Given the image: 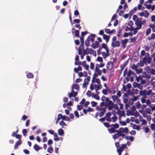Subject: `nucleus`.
I'll return each mask as SVG.
<instances>
[{
  "mask_svg": "<svg viewBox=\"0 0 155 155\" xmlns=\"http://www.w3.org/2000/svg\"><path fill=\"white\" fill-rule=\"evenodd\" d=\"M101 100L102 101H105V106L107 107L109 110H111L113 108L114 103L110 100L108 97L103 95L101 97Z\"/></svg>",
  "mask_w": 155,
  "mask_h": 155,
  "instance_id": "f257e3e1",
  "label": "nucleus"
},
{
  "mask_svg": "<svg viewBox=\"0 0 155 155\" xmlns=\"http://www.w3.org/2000/svg\"><path fill=\"white\" fill-rule=\"evenodd\" d=\"M122 146L119 148L117 149V151L118 153V155H121L122 151L124 150V149L127 148L126 144H121ZM127 153L126 151V153L124 155H127Z\"/></svg>",
  "mask_w": 155,
  "mask_h": 155,
  "instance_id": "f03ea898",
  "label": "nucleus"
},
{
  "mask_svg": "<svg viewBox=\"0 0 155 155\" xmlns=\"http://www.w3.org/2000/svg\"><path fill=\"white\" fill-rule=\"evenodd\" d=\"M142 18H139L138 19H137L135 22V24L137 27H139L140 28H141L142 25Z\"/></svg>",
  "mask_w": 155,
  "mask_h": 155,
  "instance_id": "7ed1b4c3",
  "label": "nucleus"
},
{
  "mask_svg": "<svg viewBox=\"0 0 155 155\" xmlns=\"http://www.w3.org/2000/svg\"><path fill=\"white\" fill-rule=\"evenodd\" d=\"M113 67L114 64L112 62L109 61L107 62L106 64V67L109 70H111L113 68Z\"/></svg>",
  "mask_w": 155,
  "mask_h": 155,
  "instance_id": "20e7f679",
  "label": "nucleus"
},
{
  "mask_svg": "<svg viewBox=\"0 0 155 155\" xmlns=\"http://www.w3.org/2000/svg\"><path fill=\"white\" fill-rule=\"evenodd\" d=\"M120 42L119 41H116L115 42H112L111 45L113 48L118 47L120 46Z\"/></svg>",
  "mask_w": 155,
  "mask_h": 155,
  "instance_id": "39448f33",
  "label": "nucleus"
},
{
  "mask_svg": "<svg viewBox=\"0 0 155 155\" xmlns=\"http://www.w3.org/2000/svg\"><path fill=\"white\" fill-rule=\"evenodd\" d=\"M128 41V39H121L120 41L121 43L122 44V47L123 48H125L126 47V45Z\"/></svg>",
  "mask_w": 155,
  "mask_h": 155,
  "instance_id": "423d86ee",
  "label": "nucleus"
},
{
  "mask_svg": "<svg viewBox=\"0 0 155 155\" xmlns=\"http://www.w3.org/2000/svg\"><path fill=\"white\" fill-rule=\"evenodd\" d=\"M128 62V60L125 61L123 63V64L121 65L120 66V67L121 68V69H120V74H121L122 73L124 68L127 65Z\"/></svg>",
  "mask_w": 155,
  "mask_h": 155,
  "instance_id": "0eeeda50",
  "label": "nucleus"
},
{
  "mask_svg": "<svg viewBox=\"0 0 155 155\" xmlns=\"http://www.w3.org/2000/svg\"><path fill=\"white\" fill-rule=\"evenodd\" d=\"M72 32V34H73L74 31H75V35H74L77 37H79V31L78 30H75L74 28H72L71 29Z\"/></svg>",
  "mask_w": 155,
  "mask_h": 155,
  "instance_id": "6e6552de",
  "label": "nucleus"
},
{
  "mask_svg": "<svg viewBox=\"0 0 155 155\" xmlns=\"http://www.w3.org/2000/svg\"><path fill=\"white\" fill-rule=\"evenodd\" d=\"M95 35L94 34H91L89 35L87 38L89 40H90L91 42H94V38H95Z\"/></svg>",
  "mask_w": 155,
  "mask_h": 155,
  "instance_id": "1a4fd4ad",
  "label": "nucleus"
},
{
  "mask_svg": "<svg viewBox=\"0 0 155 155\" xmlns=\"http://www.w3.org/2000/svg\"><path fill=\"white\" fill-rule=\"evenodd\" d=\"M99 42L96 41L94 43H93L91 46L94 49H95L98 48L99 46Z\"/></svg>",
  "mask_w": 155,
  "mask_h": 155,
  "instance_id": "9d476101",
  "label": "nucleus"
},
{
  "mask_svg": "<svg viewBox=\"0 0 155 155\" xmlns=\"http://www.w3.org/2000/svg\"><path fill=\"white\" fill-rule=\"evenodd\" d=\"M110 37L109 35H107L106 34L104 35L103 36V39L106 41V43H107L109 41Z\"/></svg>",
  "mask_w": 155,
  "mask_h": 155,
  "instance_id": "9b49d317",
  "label": "nucleus"
},
{
  "mask_svg": "<svg viewBox=\"0 0 155 155\" xmlns=\"http://www.w3.org/2000/svg\"><path fill=\"white\" fill-rule=\"evenodd\" d=\"M140 94L142 95L143 97H146L147 96L146 93V90H144L143 91H140Z\"/></svg>",
  "mask_w": 155,
  "mask_h": 155,
  "instance_id": "f8f14e48",
  "label": "nucleus"
},
{
  "mask_svg": "<svg viewBox=\"0 0 155 155\" xmlns=\"http://www.w3.org/2000/svg\"><path fill=\"white\" fill-rule=\"evenodd\" d=\"M139 15L140 16H143L145 18H147L149 15V13H144V12H141L139 13Z\"/></svg>",
  "mask_w": 155,
  "mask_h": 155,
  "instance_id": "ddd939ff",
  "label": "nucleus"
},
{
  "mask_svg": "<svg viewBox=\"0 0 155 155\" xmlns=\"http://www.w3.org/2000/svg\"><path fill=\"white\" fill-rule=\"evenodd\" d=\"M80 87L78 84H73L72 85V89H75L78 91Z\"/></svg>",
  "mask_w": 155,
  "mask_h": 155,
  "instance_id": "4468645a",
  "label": "nucleus"
},
{
  "mask_svg": "<svg viewBox=\"0 0 155 155\" xmlns=\"http://www.w3.org/2000/svg\"><path fill=\"white\" fill-rule=\"evenodd\" d=\"M139 63H137V65L134 64L132 65L131 68L132 69L135 71L137 68L139 67Z\"/></svg>",
  "mask_w": 155,
  "mask_h": 155,
  "instance_id": "2eb2a0df",
  "label": "nucleus"
},
{
  "mask_svg": "<svg viewBox=\"0 0 155 155\" xmlns=\"http://www.w3.org/2000/svg\"><path fill=\"white\" fill-rule=\"evenodd\" d=\"M21 140H18V141L16 142L14 145L15 149H17L18 148V146L21 144Z\"/></svg>",
  "mask_w": 155,
  "mask_h": 155,
  "instance_id": "dca6fc26",
  "label": "nucleus"
},
{
  "mask_svg": "<svg viewBox=\"0 0 155 155\" xmlns=\"http://www.w3.org/2000/svg\"><path fill=\"white\" fill-rule=\"evenodd\" d=\"M34 148L37 151H38L40 149H42V147H40L38 145L35 144L34 146Z\"/></svg>",
  "mask_w": 155,
  "mask_h": 155,
  "instance_id": "f3484780",
  "label": "nucleus"
},
{
  "mask_svg": "<svg viewBox=\"0 0 155 155\" xmlns=\"http://www.w3.org/2000/svg\"><path fill=\"white\" fill-rule=\"evenodd\" d=\"M122 138H121V137H120L119 139V141L118 142H116L115 143V146L117 148H119L120 147L119 146V143L120 141V140H122ZM122 146V145H121V147Z\"/></svg>",
  "mask_w": 155,
  "mask_h": 155,
  "instance_id": "a211bd4d",
  "label": "nucleus"
},
{
  "mask_svg": "<svg viewBox=\"0 0 155 155\" xmlns=\"http://www.w3.org/2000/svg\"><path fill=\"white\" fill-rule=\"evenodd\" d=\"M146 57H147V63H150L151 62V58L149 57V54L148 53H147L146 54Z\"/></svg>",
  "mask_w": 155,
  "mask_h": 155,
  "instance_id": "6ab92c4d",
  "label": "nucleus"
},
{
  "mask_svg": "<svg viewBox=\"0 0 155 155\" xmlns=\"http://www.w3.org/2000/svg\"><path fill=\"white\" fill-rule=\"evenodd\" d=\"M58 134L61 136H63L64 134V130L62 128H60L58 130Z\"/></svg>",
  "mask_w": 155,
  "mask_h": 155,
  "instance_id": "aec40b11",
  "label": "nucleus"
},
{
  "mask_svg": "<svg viewBox=\"0 0 155 155\" xmlns=\"http://www.w3.org/2000/svg\"><path fill=\"white\" fill-rule=\"evenodd\" d=\"M82 70V68L80 66H79L77 68H75L74 69V72H75L76 73H78V71H81Z\"/></svg>",
  "mask_w": 155,
  "mask_h": 155,
  "instance_id": "412c9836",
  "label": "nucleus"
},
{
  "mask_svg": "<svg viewBox=\"0 0 155 155\" xmlns=\"http://www.w3.org/2000/svg\"><path fill=\"white\" fill-rule=\"evenodd\" d=\"M99 85L101 86V87H100V86L97 85L95 84L94 85V88L96 91H97L101 89L102 87V85L101 84H100Z\"/></svg>",
  "mask_w": 155,
  "mask_h": 155,
  "instance_id": "4be33fe9",
  "label": "nucleus"
},
{
  "mask_svg": "<svg viewBox=\"0 0 155 155\" xmlns=\"http://www.w3.org/2000/svg\"><path fill=\"white\" fill-rule=\"evenodd\" d=\"M108 130L110 133H114L116 132V130L114 128L108 129Z\"/></svg>",
  "mask_w": 155,
  "mask_h": 155,
  "instance_id": "5701e85b",
  "label": "nucleus"
},
{
  "mask_svg": "<svg viewBox=\"0 0 155 155\" xmlns=\"http://www.w3.org/2000/svg\"><path fill=\"white\" fill-rule=\"evenodd\" d=\"M58 116H59L61 119L63 120H66L67 116H63L61 114H58Z\"/></svg>",
  "mask_w": 155,
  "mask_h": 155,
  "instance_id": "b1692460",
  "label": "nucleus"
},
{
  "mask_svg": "<svg viewBox=\"0 0 155 155\" xmlns=\"http://www.w3.org/2000/svg\"><path fill=\"white\" fill-rule=\"evenodd\" d=\"M155 38V35L154 33H152L150 37H148V39L150 41L152 39H154Z\"/></svg>",
  "mask_w": 155,
  "mask_h": 155,
  "instance_id": "393cba45",
  "label": "nucleus"
},
{
  "mask_svg": "<svg viewBox=\"0 0 155 155\" xmlns=\"http://www.w3.org/2000/svg\"><path fill=\"white\" fill-rule=\"evenodd\" d=\"M92 97L94 98L95 99L99 100L100 99V97L98 95L95 94L94 93H93L92 95Z\"/></svg>",
  "mask_w": 155,
  "mask_h": 155,
  "instance_id": "a878e982",
  "label": "nucleus"
},
{
  "mask_svg": "<svg viewBox=\"0 0 155 155\" xmlns=\"http://www.w3.org/2000/svg\"><path fill=\"white\" fill-rule=\"evenodd\" d=\"M111 127L112 126L115 129H117L119 128V124L117 123H116L115 124H111L110 125Z\"/></svg>",
  "mask_w": 155,
  "mask_h": 155,
  "instance_id": "bb28decb",
  "label": "nucleus"
},
{
  "mask_svg": "<svg viewBox=\"0 0 155 155\" xmlns=\"http://www.w3.org/2000/svg\"><path fill=\"white\" fill-rule=\"evenodd\" d=\"M151 98L152 101H155V93H152L151 94Z\"/></svg>",
  "mask_w": 155,
  "mask_h": 155,
  "instance_id": "cd10ccee",
  "label": "nucleus"
},
{
  "mask_svg": "<svg viewBox=\"0 0 155 155\" xmlns=\"http://www.w3.org/2000/svg\"><path fill=\"white\" fill-rule=\"evenodd\" d=\"M120 137V135L116 133L112 136L114 140H115L116 139L119 138Z\"/></svg>",
  "mask_w": 155,
  "mask_h": 155,
  "instance_id": "c85d7f7f",
  "label": "nucleus"
},
{
  "mask_svg": "<svg viewBox=\"0 0 155 155\" xmlns=\"http://www.w3.org/2000/svg\"><path fill=\"white\" fill-rule=\"evenodd\" d=\"M133 128L134 129L139 130L140 129V125H137L136 124H134L133 126Z\"/></svg>",
  "mask_w": 155,
  "mask_h": 155,
  "instance_id": "c756f323",
  "label": "nucleus"
},
{
  "mask_svg": "<svg viewBox=\"0 0 155 155\" xmlns=\"http://www.w3.org/2000/svg\"><path fill=\"white\" fill-rule=\"evenodd\" d=\"M53 151V149L51 146L50 147H48L47 149V152L50 153H52Z\"/></svg>",
  "mask_w": 155,
  "mask_h": 155,
  "instance_id": "7c9ffc66",
  "label": "nucleus"
},
{
  "mask_svg": "<svg viewBox=\"0 0 155 155\" xmlns=\"http://www.w3.org/2000/svg\"><path fill=\"white\" fill-rule=\"evenodd\" d=\"M143 77L146 78L147 79H149L150 78V76L149 74H147L145 72L143 74Z\"/></svg>",
  "mask_w": 155,
  "mask_h": 155,
  "instance_id": "2f4dec72",
  "label": "nucleus"
},
{
  "mask_svg": "<svg viewBox=\"0 0 155 155\" xmlns=\"http://www.w3.org/2000/svg\"><path fill=\"white\" fill-rule=\"evenodd\" d=\"M138 96H134L133 98H132L130 99V100L132 101V104H133V102L134 101H136L138 99Z\"/></svg>",
  "mask_w": 155,
  "mask_h": 155,
  "instance_id": "473e14b6",
  "label": "nucleus"
},
{
  "mask_svg": "<svg viewBox=\"0 0 155 155\" xmlns=\"http://www.w3.org/2000/svg\"><path fill=\"white\" fill-rule=\"evenodd\" d=\"M141 28H140L139 27H137L135 28H134V30H133L134 34V35H135L137 33L138 30H139Z\"/></svg>",
  "mask_w": 155,
  "mask_h": 155,
  "instance_id": "72a5a7b5",
  "label": "nucleus"
},
{
  "mask_svg": "<svg viewBox=\"0 0 155 155\" xmlns=\"http://www.w3.org/2000/svg\"><path fill=\"white\" fill-rule=\"evenodd\" d=\"M27 77L28 78H32L34 77L33 74L31 73H29L27 74Z\"/></svg>",
  "mask_w": 155,
  "mask_h": 155,
  "instance_id": "f704fd0d",
  "label": "nucleus"
},
{
  "mask_svg": "<svg viewBox=\"0 0 155 155\" xmlns=\"http://www.w3.org/2000/svg\"><path fill=\"white\" fill-rule=\"evenodd\" d=\"M151 29L150 28H148L146 31L145 34L146 36H148L151 32Z\"/></svg>",
  "mask_w": 155,
  "mask_h": 155,
  "instance_id": "c9c22d12",
  "label": "nucleus"
},
{
  "mask_svg": "<svg viewBox=\"0 0 155 155\" xmlns=\"http://www.w3.org/2000/svg\"><path fill=\"white\" fill-rule=\"evenodd\" d=\"M101 47L102 48L105 49V50L108 49L106 44L104 43L102 44Z\"/></svg>",
  "mask_w": 155,
  "mask_h": 155,
  "instance_id": "e433bc0d",
  "label": "nucleus"
},
{
  "mask_svg": "<svg viewBox=\"0 0 155 155\" xmlns=\"http://www.w3.org/2000/svg\"><path fill=\"white\" fill-rule=\"evenodd\" d=\"M85 45L88 47L90 45V42L89 40L87 38L86 40L85 41Z\"/></svg>",
  "mask_w": 155,
  "mask_h": 155,
  "instance_id": "4c0bfd02",
  "label": "nucleus"
},
{
  "mask_svg": "<svg viewBox=\"0 0 155 155\" xmlns=\"http://www.w3.org/2000/svg\"><path fill=\"white\" fill-rule=\"evenodd\" d=\"M59 124L60 125L62 126L61 127L62 128H64V126H67L66 124L63 121H60Z\"/></svg>",
  "mask_w": 155,
  "mask_h": 155,
  "instance_id": "58836bf2",
  "label": "nucleus"
},
{
  "mask_svg": "<svg viewBox=\"0 0 155 155\" xmlns=\"http://www.w3.org/2000/svg\"><path fill=\"white\" fill-rule=\"evenodd\" d=\"M112 98L114 102H115V101L118 99L117 97L115 95L112 96Z\"/></svg>",
  "mask_w": 155,
  "mask_h": 155,
  "instance_id": "ea45409f",
  "label": "nucleus"
},
{
  "mask_svg": "<svg viewBox=\"0 0 155 155\" xmlns=\"http://www.w3.org/2000/svg\"><path fill=\"white\" fill-rule=\"evenodd\" d=\"M132 73V71L130 70H129L127 72V77H130Z\"/></svg>",
  "mask_w": 155,
  "mask_h": 155,
  "instance_id": "a19ab883",
  "label": "nucleus"
},
{
  "mask_svg": "<svg viewBox=\"0 0 155 155\" xmlns=\"http://www.w3.org/2000/svg\"><path fill=\"white\" fill-rule=\"evenodd\" d=\"M22 133L23 134V135L24 136H26L27 135V130L26 129H23L22 130Z\"/></svg>",
  "mask_w": 155,
  "mask_h": 155,
  "instance_id": "79ce46f5",
  "label": "nucleus"
},
{
  "mask_svg": "<svg viewBox=\"0 0 155 155\" xmlns=\"http://www.w3.org/2000/svg\"><path fill=\"white\" fill-rule=\"evenodd\" d=\"M139 18H138L137 16L136 15H134L133 17V20L135 22L136 20H137V19H138Z\"/></svg>",
  "mask_w": 155,
  "mask_h": 155,
  "instance_id": "37998d69",
  "label": "nucleus"
},
{
  "mask_svg": "<svg viewBox=\"0 0 155 155\" xmlns=\"http://www.w3.org/2000/svg\"><path fill=\"white\" fill-rule=\"evenodd\" d=\"M136 73L137 74L141 73L142 71V69L141 68L138 69L137 68L135 70Z\"/></svg>",
  "mask_w": 155,
  "mask_h": 155,
  "instance_id": "c03bdc74",
  "label": "nucleus"
},
{
  "mask_svg": "<svg viewBox=\"0 0 155 155\" xmlns=\"http://www.w3.org/2000/svg\"><path fill=\"white\" fill-rule=\"evenodd\" d=\"M152 90H149L147 91L146 90V93L147 96L150 95L151 94Z\"/></svg>",
  "mask_w": 155,
  "mask_h": 155,
  "instance_id": "a18cd8bd",
  "label": "nucleus"
},
{
  "mask_svg": "<svg viewBox=\"0 0 155 155\" xmlns=\"http://www.w3.org/2000/svg\"><path fill=\"white\" fill-rule=\"evenodd\" d=\"M88 33V32L87 31H82L81 32V37H84V36Z\"/></svg>",
  "mask_w": 155,
  "mask_h": 155,
  "instance_id": "49530a36",
  "label": "nucleus"
},
{
  "mask_svg": "<svg viewBox=\"0 0 155 155\" xmlns=\"http://www.w3.org/2000/svg\"><path fill=\"white\" fill-rule=\"evenodd\" d=\"M89 83L87 81H86L85 82V81H84V82L83 84V87L84 88H85L86 87L87 85Z\"/></svg>",
  "mask_w": 155,
  "mask_h": 155,
  "instance_id": "de8ad7c7",
  "label": "nucleus"
},
{
  "mask_svg": "<svg viewBox=\"0 0 155 155\" xmlns=\"http://www.w3.org/2000/svg\"><path fill=\"white\" fill-rule=\"evenodd\" d=\"M88 47H87V48L85 50L86 51H89V53H90H90L91 54L92 53H93V51H94V50L92 49H89L88 48Z\"/></svg>",
  "mask_w": 155,
  "mask_h": 155,
  "instance_id": "09e8293b",
  "label": "nucleus"
},
{
  "mask_svg": "<svg viewBox=\"0 0 155 155\" xmlns=\"http://www.w3.org/2000/svg\"><path fill=\"white\" fill-rule=\"evenodd\" d=\"M93 93H92L91 91H88L87 93H86V95L88 96V97H91L92 96V95Z\"/></svg>",
  "mask_w": 155,
  "mask_h": 155,
  "instance_id": "8fccbe9b",
  "label": "nucleus"
},
{
  "mask_svg": "<svg viewBox=\"0 0 155 155\" xmlns=\"http://www.w3.org/2000/svg\"><path fill=\"white\" fill-rule=\"evenodd\" d=\"M150 128L151 130H155V124H152L150 125Z\"/></svg>",
  "mask_w": 155,
  "mask_h": 155,
  "instance_id": "3c124183",
  "label": "nucleus"
},
{
  "mask_svg": "<svg viewBox=\"0 0 155 155\" xmlns=\"http://www.w3.org/2000/svg\"><path fill=\"white\" fill-rule=\"evenodd\" d=\"M103 124L104 126L107 128H109L110 127V125L109 123L107 122H104Z\"/></svg>",
  "mask_w": 155,
  "mask_h": 155,
  "instance_id": "603ef678",
  "label": "nucleus"
},
{
  "mask_svg": "<svg viewBox=\"0 0 155 155\" xmlns=\"http://www.w3.org/2000/svg\"><path fill=\"white\" fill-rule=\"evenodd\" d=\"M136 38H137L135 37L130 38V42L131 43L135 42L136 40Z\"/></svg>",
  "mask_w": 155,
  "mask_h": 155,
  "instance_id": "864d4df0",
  "label": "nucleus"
},
{
  "mask_svg": "<svg viewBox=\"0 0 155 155\" xmlns=\"http://www.w3.org/2000/svg\"><path fill=\"white\" fill-rule=\"evenodd\" d=\"M119 123L120 124H121L122 126H125L127 124L126 122L125 121H120L119 122Z\"/></svg>",
  "mask_w": 155,
  "mask_h": 155,
  "instance_id": "5fc2aeb1",
  "label": "nucleus"
},
{
  "mask_svg": "<svg viewBox=\"0 0 155 155\" xmlns=\"http://www.w3.org/2000/svg\"><path fill=\"white\" fill-rule=\"evenodd\" d=\"M127 68H125L124 71L123 76H125L127 75Z\"/></svg>",
  "mask_w": 155,
  "mask_h": 155,
  "instance_id": "6e6d98bb",
  "label": "nucleus"
},
{
  "mask_svg": "<svg viewBox=\"0 0 155 155\" xmlns=\"http://www.w3.org/2000/svg\"><path fill=\"white\" fill-rule=\"evenodd\" d=\"M68 97L69 98H71L72 97H75L74 96V95L73 94V93H72V92H71L70 93H69V92H68Z\"/></svg>",
  "mask_w": 155,
  "mask_h": 155,
  "instance_id": "4d7b16f0",
  "label": "nucleus"
},
{
  "mask_svg": "<svg viewBox=\"0 0 155 155\" xmlns=\"http://www.w3.org/2000/svg\"><path fill=\"white\" fill-rule=\"evenodd\" d=\"M133 25V23L132 21L130 20L128 22L127 25L128 26H129L130 27H131Z\"/></svg>",
  "mask_w": 155,
  "mask_h": 155,
  "instance_id": "13d9d810",
  "label": "nucleus"
},
{
  "mask_svg": "<svg viewBox=\"0 0 155 155\" xmlns=\"http://www.w3.org/2000/svg\"><path fill=\"white\" fill-rule=\"evenodd\" d=\"M97 61H100L102 62H103V60L101 57L98 56L97 58Z\"/></svg>",
  "mask_w": 155,
  "mask_h": 155,
  "instance_id": "bf43d9fd",
  "label": "nucleus"
},
{
  "mask_svg": "<svg viewBox=\"0 0 155 155\" xmlns=\"http://www.w3.org/2000/svg\"><path fill=\"white\" fill-rule=\"evenodd\" d=\"M151 69L150 67L149 66L147 67L146 68V70L147 71V72L149 73H150V71L151 70Z\"/></svg>",
  "mask_w": 155,
  "mask_h": 155,
  "instance_id": "052dcab7",
  "label": "nucleus"
},
{
  "mask_svg": "<svg viewBox=\"0 0 155 155\" xmlns=\"http://www.w3.org/2000/svg\"><path fill=\"white\" fill-rule=\"evenodd\" d=\"M144 127H143V129L145 130V132L146 133H148L150 130L147 127H145V128H144Z\"/></svg>",
  "mask_w": 155,
  "mask_h": 155,
  "instance_id": "680f3d73",
  "label": "nucleus"
},
{
  "mask_svg": "<svg viewBox=\"0 0 155 155\" xmlns=\"http://www.w3.org/2000/svg\"><path fill=\"white\" fill-rule=\"evenodd\" d=\"M117 15L116 14H114L111 18L110 21H113L115 19Z\"/></svg>",
  "mask_w": 155,
  "mask_h": 155,
  "instance_id": "e2e57ef3",
  "label": "nucleus"
},
{
  "mask_svg": "<svg viewBox=\"0 0 155 155\" xmlns=\"http://www.w3.org/2000/svg\"><path fill=\"white\" fill-rule=\"evenodd\" d=\"M90 76H87V78H85V79H84V81H85V82L87 81V82L89 83V82L90 81Z\"/></svg>",
  "mask_w": 155,
  "mask_h": 155,
  "instance_id": "0e129e2a",
  "label": "nucleus"
},
{
  "mask_svg": "<svg viewBox=\"0 0 155 155\" xmlns=\"http://www.w3.org/2000/svg\"><path fill=\"white\" fill-rule=\"evenodd\" d=\"M77 107L78 110H80L83 108V106L81 105H77Z\"/></svg>",
  "mask_w": 155,
  "mask_h": 155,
  "instance_id": "69168bd1",
  "label": "nucleus"
},
{
  "mask_svg": "<svg viewBox=\"0 0 155 155\" xmlns=\"http://www.w3.org/2000/svg\"><path fill=\"white\" fill-rule=\"evenodd\" d=\"M113 122H115L117 120V116H115L112 117V118Z\"/></svg>",
  "mask_w": 155,
  "mask_h": 155,
  "instance_id": "338daca9",
  "label": "nucleus"
},
{
  "mask_svg": "<svg viewBox=\"0 0 155 155\" xmlns=\"http://www.w3.org/2000/svg\"><path fill=\"white\" fill-rule=\"evenodd\" d=\"M91 106L92 107H95L97 104V103L94 102V101H92L91 102Z\"/></svg>",
  "mask_w": 155,
  "mask_h": 155,
  "instance_id": "774afa93",
  "label": "nucleus"
}]
</instances>
